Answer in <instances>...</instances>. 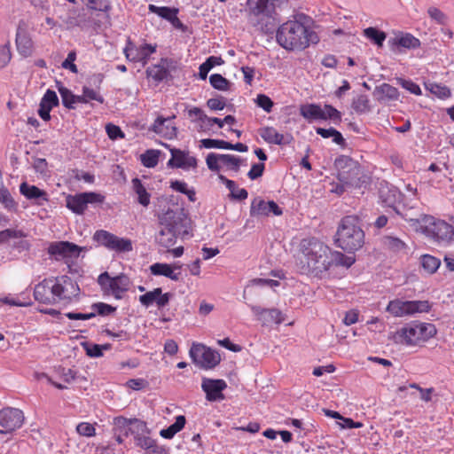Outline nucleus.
<instances>
[{"instance_id": "nucleus-4", "label": "nucleus", "mask_w": 454, "mask_h": 454, "mask_svg": "<svg viewBox=\"0 0 454 454\" xmlns=\"http://www.w3.org/2000/svg\"><path fill=\"white\" fill-rule=\"evenodd\" d=\"M287 0H247L249 22L262 31H267L278 20L277 9Z\"/></svg>"}, {"instance_id": "nucleus-19", "label": "nucleus", "mask_w": 454, "mask_h": 454, "mask_svg": "<svg viewBox=\"0 0 454 454\" xmlns=\"http://www.w3.org/2000/svg\"><path fill=\"white\" fill-rule=\"evenodd\" d=\"M201 388L206 394V399L208 402H220L224 399L223 391L227 388V383L223 380H214L203 378Z\"/></svg>"}, {"instance_id": "nucleus-20", "label": "nucleus", "mask_w": 454, "mask_h": 454, "mask_svg": "<svg viewBox=\"0 0 454 454\" xmlns=\"http://www.w3.org/2000/svg\"><path fill=\"white\" fill-rule=\"evenodd\" d=\"M256 320L262 325H270L272 324L279 325L284 321L282 312L275 308L264 309L256 305H248Z\"/></svg>"}, {"instance_id": "nucleus-59", "label": "nucleus", "mask_w": 454, "mask_h": 454, "mask_svg": "<svg viewBox=\"0 0 454 454\" xmlns=\"http://www.w3.org/2000/svg\"><path fill=\"white\" fill-rule=\"evenodd\" d=\"M82 193L87 206L88 204H101L105 201V196L101 193L95 192H85Z\"/></svg>"}, {"instance_id": "nucleus-28", "label": "nucleus", "mask_w": 454, "mask_h": 454, "mask_svg": "<svg viewBox=\"0 0 454 454\" xmlns=\"http://www.w3.org/2000/svg\"><path fill=\"white\" fill-rule=\"evenodd\" d=\"M380 193L382 203L386 207H392L397 214H400L396 203L401 200V192L395 187H391L387 188V191L380 190Z\"/></svg>"}, {"instance_id": "nucleus-12", "label": "nucleus", "mask_w": 454, "mask_h": 454, "mask_svg": "<svg viewBox=\"0 0 454 454\" xmlns=\"http://www.w3.org/2000/svg\"><path fill=\"white\" fill-rule=\"evenodd\" d=\"M93 240L108 250L116 253H128L132 251V242L129 239L120 238L107 231L98 230L93 235Z\"/></svg>"}, {"instance_id": "nucleus-13", "label": "nucleus", "mask_w": 454, "mask_h": 454, "mask_svg": "<svg viewBox=\"0 0 454 454\" xmlns=\"http://www.w3.org/2000/svg\"><path fill=\"white\" fill-rule=\"evenodd\" d=\"M53 293L55 303L59 301L70 302L80 293L78 284L68 276H61L53 279Z\"/></svg>"}, {"instance_id": "nucleus-40", "label": "nucleus", "mask_w": 454, "mask_h": 454, "mask_svg": "<svg viewBox=\"0 0 454 454\" xmlns=\"http://www.w3.org/2000/svg\"><path fill=\"white\" fill-rule=\"evenodd\" d=\"M425 87L432 94L442 99L448 98L451 95L450 89L447 86L442 84L428 82H425Z\"/></svg>"}, {"instance_id": "nucleus-52", "label": "nucleus", "mask_w": 454, "mask_h": 454, "mask_svg": "<svg viewBox=\"0 0 454 454\" xmlns=\"http://www.w3.org/2000/svg\"><path fill=\"white\" fill-rule=\"evenodd\" d=\"M91 309L96 311L97 314L100 316H108L114 312H115L116 308L112 305L104 303V302H96L91 305Z\"/></svg>"}, {"instance_id": "nucleus-8", "label": "nucleus", "mask_w": 454, "mask_h": 454, "mask_svg": "<svg viewBox=\"0 0 454 454\" xmlns=\"http://www.w3.org/2000/svg\"><path fill=\"white\" fill-rule=\"evenodd\" d=\"M98 283L104 294L112 295L116 300L122 299L123 294L129 291L131 285V281L127 275L121 273L115 277H111L107 271L98 276Z\"/></svg>"}, {"instance_id": "nucleus-2", "label": "nucleus", "mask_w": 454, "mask_h": 454, "mask_svg": "<svg viewBox=\"0 0 454 454\" xmlns=\"http://www.w3.org/2000/svg\"><path fill=\"white\" fill-rule=\"evenodd\" d=\"M309 23V18L302 13L283 23L277 30L278 43L287 51H302L310 43H317L319 37Z\"/></svg>"}, {"instance_id": "nucleus-14", "label": "nucleus", "mask_w": 454, "mask_h": 454, "mask_svg": "<svg viewBox=\"0 0 454 454\" xmlns=\"http://www.w3.org/2000/svg\"><path fill=\"white\" fill-rule=\"evenodd\" d=\"M23 411L17 408L7 407L0 411V434H9L22 427Z\"/></svg>"}, {"instance_id": "nucleus-58", "label": "nucleus", "mask_w": 454, "mask_h": 454, "mask_svg": "<svg viewBox=\"0 0 454 454\" xmlns=\"http://www.w3.org/2000/svg\"><path fill=\"white\" fill-rule=\"evenodd\" d=\"M0 202H2L7 208L15 207V201L11 196L9 191L4 188V184L0 186Z\"/></svg>"}, {"instance_id": "nucleus-62", "label": "nucleus", "mask_w": 454, "mask_h": 454, "mask_svg": "<svg viewBox=\"0 0 454 454\" xmlns=\"http://www.w3.org/2000/svg\"><path fill=\"white\" fill-rule=\"evenodd\" d=\"M12 58L11 48L9 43L0 46V67L7 66Z\"/></svg>"}, {"instance_id": "nucleus-55", "label": "nucleus", "mask_w": 454, "mask_h": 454, "mask_svg": "<svg viewBox=\"0 0 454 454\" xmlns=\"http://www.w3.org/2000/svg\"><path fill=\"white\" fill-rule=\"evenodd\" d=\"M258 133L260 137L268 144L272 143L273 139L275 138L278 131L274 127L271 126H266L259 129Z\"/></svg>"}, {"instance_id": "nucleus-34", "label": "nucleus", "mask_w": 454, "mask_h": 454, "mask_svg": "<svg viewBox=\"0 0 454 454\" xmlns=\"http://www.w3.org/2000/svg\"><path fill=\"white\" fill-rule=\"evenodd\" d=\"M186 419L183 415H179L176 418V421L171 424L168 427L161 429L160 435L165 439H172L176 434L180 432L185 426Z\"/></svg>"}, {"instance_id": "nucleus-56", "label": "nucleus", "mask_w": 454, "mask_h": 454, "mask_svg": "<svg viewBox=\"0 0 454 454\" xmlns=\"http://www.w3.org/2000/svg\"><path fill=\"white\" fill-rule=\"evenodd\" d=\"M397 84L401 85L403 89L407 90L411 94L421 95V90L419 86L417 83L413 82L411 80L398 78Z\"/></svg>"}, {"instance_id": "nucleus-45", "label": "nucleus", "mask_w": 454, "mask_h": 454, "mask_svg": "<svg viewBox=\"0 0 454 454\" xmlns=\"http://www.w3.org/2000/svg\"><path fill=\"white\" fill-rule=\"evenodd\" d=\"M27 233L22 230L5 229L0 231V245L9 242L12 239L26 238Z\"/></svg>"}, {"instance_id": "nucleus-64", "label": "nucleus", "mask_w": 454, "mask_h": 454, "mask_svg": "<svg viewBox=\"0 0 454 454\" xmlns=\"http://www.w3.org/2000/svg\"><path fill=\"white\" fill-rule=\"evenodd\" d=\"M264 168L265 165L263 163H254L252 165L250 170L248 171L247 176L251 180H255L262 176Z\"/></svg>"}, {"instance_id": "nucleus-18", "label": "nucleus", "mask_w": 454, "mask_h": 454, "mask_svg": "<svg viewBox=\"0 0 454 454\" xmlns=\"http://www.w3.org/2000/svg\"><path fill=\"white\" fill-rule=\"evenodd\" d=\"M160 225H167L178 236L188 233V219L183 213L168 210L160 218Z\"/></svg>"}, {"instance_id": "nucleus-31", "label": "nucleus", "mask_w": 454, "mask_h": 454, "mask_svg": "<svg viewBox=\"0 0 454 454\" xmlns=\"http://www.w3.org/2000/svg\"><path fill=\"white\" fill-rule=\"evenodd\" d=\"M132 189L137 196V202L146 207L150 204L151 194L147 192L145 186L138 177H135L131 181Z\"/></svg>"}, {"instance_id": "nucleus-32", "label": "nucleus", "mask_w": 454, "mask_h": 454, "mask_svg": "<svg viewBox=\"0 0 454 454\" xmlns=\"http://www.w3.org/2000/svg\"><path fill=\"white\" fill-rule=\"evenodd\" d=\"M113 431L118 432L121 435L129 437L130 434H135V430L131 426V419L123 416H118L114 419Z\"/></svg>"}, {"instance_id": "nucleus-57", "label": "nucleus", "mask_w": 454, "mask_h": 454, "mask_svg": "<svg viewBox=\"0 0 454 454\" xmlns=\"http://www.w3.org/2000/svg\"><path fill=\"white\" fill-rule=\"evenodd\" d=\"M76 59V52L74 51H69L67 59L62 62V67L70 70L74 74L78 73V69L74 61Z\"/></svg>"}, {"instance_id": "nucleus-24", "label": "nucleus", "mask_w": 454, "mask_h": 454, "mask_svg": "<svg viewBox=\"0 0 454 454\" xmlns=\"http://www.w3.org/2000/svg\"><path fill=\"white\" fill-rule=\"evenodd\" d=\"M373 96L379 102L397 100L399 98V91L395 87L388 83H382L381 85L375 87Z\"/></svg>"}, {"instance_id": "nucleus-61", "label": "nucleus", "mask_w": 454, "mask_h": 454, "mask_svg": "<svg viewBox=\"0 0 454 454\" xmlns=\"http://www.w3.org/2000/svg\"><path fill=\"white\" fill-rule=\"evenodd\" d=\"M86 355L90 357H100L103 356L102 347L98 344L83 343Z\"/></svg>"}, {"instance_id": "nucleus-25", "label": "nucleus", "mask_w": 454, "mask_h": 454, "mask_svg": "<svg viewBox=\"0 0 454 454\" xmlns=\"http://www.w3.org/2000/svg\"><path fill=\"white\" fill-rule=\"evenodd\" d=\"M16 46L19 53L28 57L32 53L33 42L25 29L18 28L16 33Z\"/></svg>"}, {"instance_id": "nucleus-27", "label": "nucleus", "mask_w": 454, "mask_h": 454, "mask_svg": "<svg viewBox=\"0 0 454 454\" xmlns=\"http://www.w3.org/2000/svg\"><path fill=\"white\" fill-rule=\"evenodd\" d=\"M150 270L154 276H164L174 281L181 278V272H175L171 264L156 262L150 266Z\"/></svg>"}, {"instance_id": "nucleus-30", "label": "nucleus", "mask_w": 454, "mask_h": 454, "mask_svg": "<svg viewBox=\"0 0 454 454\" xmlns=\"http://www.w3.org/2000/svg\"><path fill=\"white\" fill-rule=\"evenodd\" d=\"M177 235L167 225H161V229L155 236V239L159 245L163 247H170L176 241Z\"/></svg>"}, {"instance_id": "nucleus-9", "label": "nucleus", "mask_w": 454, "mask_h": 454, "mask_svg": "<svg viewBox=\"0 0 454 454\" xmlns=\"http://www.w3.org/2000/svg\"><path fill=\"white\" fill-rule=\"evenodd\" d=\"M300 114L309 123L317 121L330 120L337 124L341 121V113L331 105L322 107L318 104H306L300 108Z\"/></svg>"}, {"instance_id": "nucleus-54", "label": "nucleus", "mask_w": 454, "mask_h": 454, "mask_svg": "<svg viewBox=\"0 0 454 454\" xmlns=\"http://www.w3.org/2000/svg\"><path fill=\"white\" fill-rule=\"evenodd\" d=\"M255 103L259 107L262 108L267 113H270L274 106V103L270 98L265 94L257 95Z\"/></svg>"}, {"instance_id": "nucleus-44", "label": "nucleus", "mask_w": 454, "mask_h": 454, "mask_svg": "<svg viewBox=\"0 0 454 454\" xmlns=\"http://www.w3.org/2000/svg\"><path fill=\"white\" fill-rule=\"evenodd\" d=\"M160 151L146 150L141 155V162L146 168H154L159 162Z\"/></svg>"}, {"instance_id": "nucleus-60", "label": "nucleus", "mask_w": 454, "mask_h": 454, "mask_svg": "<svg viewBox=\"0 0 454 454\" xmlns=\"http://www.w3.org/2000/svg\"><path fill=\"white\" fill-rule=\"evenodd\" d=\"M106 130L109 138L113 140L123 138L125 137L121 128L112 123L106 125Z\"/></svg>"}, {"instance_id": "nucleus-49", "label": "nucleus", "mask_w": 454, "mask_h": 454, "mask_svg": "<svg viewBox=\"0 0 454 454\" xmlns=\"http://www.w3.org/2000/svg\"><path fill=\"white\" fill-rule=\"evenodd\" d=\"M160 294V287L154 288L145 294L139 296V301L142 305L148 308L156 302L157 296Z\"/></svg>"}, {"instance_id": "nucleus-35", "label": "nucleus", "mask_w": 454, "mask_h": 454, "mask_svg": "<svg viewBox=\"0 0 454 454\" xmlns=\"http://www.w3.org/2000/svg\"><path fill=\"white\" fill-rule=\"evenodd\" d=\"M352 109L358 114L371 111L370 100L367 95L361 94L354 98L351 103Z\"/></svg>"}, {"instance_id": "nucleus-29", "label": "nucleus", "mask_w": 454, "mask_h": 454, "mask_svg": "<svg viewBox=\"0 0 454 454\" xmlns=\"http://www.w3.org/2000/svg\"><path fill=\"white\" fill-rule=\"evenodd\" d=\"M66 206L73 213L76 215H82L87 208L83 193L81 192L74 195H67L66 197Z\"/></svg>"}, {"instance_id": "nucleus-16", "label": "nucleus", "mask_w": 454, "mask_h": 454, "mask_svg": "<svg viewBox=\"0 0 454 454\" xmlns=\"http://www.w3.org/2000/svg\"><path fill=\"white\" fill-rule=\"evenodd\" d=\"M83 247L69 241H54L50 243L47 252L56 261L77 258Z\"/></svg>"}, {"instance_id": "nucleus-1", "label": "nucleus", "mask_w": 454, "mask_h": 454, "mask_svg": "<svg viewBox=\"0 0 454 454\" xmlns=\"http://www.w3.org/2000/svg\"><path fill=\"white\" fill-rule=\"evenodd\" d=\"M303 258L301 270L302 273L321 276L331 266L349 268L355 262L354 256H348L339 251H333L329 247L316 238L303 239L301 242Z\"/></svg>"}, {"instance_id": "nucleus-48", "label": "nucleus", "mask_w": 454, "mask_h": 454, "mask_svg": "<svg viewBox=\"0 0 454 454\" xmlns=\"http://www.w3.org/2000/svg\"><path fill=\"white\" fill-rule=\"evenodd\" d=\"M220 161L235 172H239L240 168V159L235 155L220 154Z\"/></svg>"}, {"instance_id": "nucleus-37", "label": "nucleus", "mask_w": 454, "mask_h": 454, "mask_svg": "<svg viewBox=\"0 0 454 454\" xmlns=\"http://www.w3.org/2000/svg\"><path fill=\"white\" fill-rule=\"evenodd\" d=\"M59 105V100L57 93L54 90L48 89L41 98L39 107L51 111L53 107H56Z\"/></svg>"}, {"instance_id": "nucleus-5", "label": "nucleus", "mask_w": 454, "mask_h": 454, "mask_svg": "<svg viewBox=\"0 0 454 454\" xmlns=\"http://www.w3.org/2000/svg\"><path fill=\"white\" fill-rule=\"evenodd\" d=\"M334 167L337 169L339 182L345 184L348 187L360 189L370 184V176L364 173L363 167L349 156L337 157Z\"/></svg>"}, {"instance_id": "nucleus-6", "label": "nucleus", "mask_w": 454, "mask_h": 454, "mask_svg": "<svg viewBox=\"0 0 454 454\" xmlns=\"http://www.w3.org/2000/svg\"><path fill=\"white\" fill-rule=\"evenodd\" d=\"M404 217L416 231H421L437 242L449 243L453 239L454 227L443 220H436L431 215L411 218L406 215Z\"/></svg>"}, {"instance_id": "nucleus-15", "label": "nucleus", "mask_w": 454, "mask_h": 454, "mask_svg": "<svg viewBox=\"0 0 454 454\" xmlns=\"http://www.w3.org/2000/svg\"><path fill=\"white\" fill-rule=\"evenodd\" d=\"M156 44L143 43L137 46L129 39L123 50L126 59L131 62H141L145 65L149 57L156 51Z\"/></svg>"}, {"instance_id": "nucleus-53", "label": "nucleus", "mask_w": 454, "mask_h": 454, "mask_svg": "<svg viewBox=\"0 0 454 454\" xmlns=\"http://www.w3.org/2000/svg\"><path fill=\"white\" fill-rule=\"evenodd\" d=\"M76 432L82 436L91 437L96 434V428L90 423L81 422L76 426Z\"/></svg>"}, {"instance_id": "nucleus-7", "label": "nucleus", "mask_w": 454, "mask_h": 454, "mask_svg": "<svg viewBox=\"0 0 454 454\" xmlns=\"http://www.w3.org/2000/svg\"><path fill=\"white\" fill-rule=\"evenodd\" d=\"M437 329L434 324L425 322H412L400 328L395 334V343L414 347L419 342H426L434 338Z\"/></svg>"}, {"instance_id": "nucleus-26", "label": "nucleus", "mask_w": 454, "mask_h": 454, "mask_svg": "<svg viewBox=\"0 0 454 454\" xmlns=\"http://www.w3.org/2000/svg\"><path fill=\"white\" fill-rule=\"evenodd\" d=\"M391 47H403L405 49H418L420 47V41L410 33L402 34L388 41Z\"/></svg>"}, {"instance_id": "nucleus-38", "label": "nucleus", "mask_w": 454, "mask_h": 454, "mask_svg": "<svg viewBox=\"0 0 454 454\" xmlns=\"http://www.w3.org/2000/svg\"><path fill=\"white\" fill-rule=\"evenodd\" d=\"M148 10L150 12L157 14L159 17L168 21H169L175 13H178L179 12V10L175 7L157 6L154 4H149Z\"/></svg>"}, {"instance_id": "nucleus-36", "label": "nucleus", "mask_w": 454, "mask_h": 454, "mask_svg": "<svg viewBox=\"0 0 454 454\" xmlns=\"http://www.w3.org/2000/svg\"><path fill=\"white\" fill-rule=\"evenodd\" d=\"M82 2L85 4L89 10L106 13L107 17L112 10L110 0H82Z\"/></svg>"}, {"instance_id": "nucleus-10", "label": "nucleus", "mask_w": 454, "mask_h": 454, "mask_svg": "<svg viewBox=\"0 0 454 454\" xmlns=\"http://www.w3.org/2000/svg\"><path fill=\"white\" fill-rule=\"evenodd\" d=\"M432 306L428 301H402L395 299L388 302L386 311L395 317L411 316L416 313L429 312Z\"/></svg>"}, {"instance_id": "nucleus-39", "label": "nucleus", "mask_w": 454, "mask_h": 454, "mask_svg": "<svg viewBox=\"0 0 454 454\" xmlns=\"http://www.w3.org/2000/svg\"><path fill=\"white\" fill-rule=\"evenodd\" d=\"M170 188L176 192L186 195L190 201L196 200V192L193 188H188V185L184 181L175 180L170 182Z\"/></svg>"}, {"instance_id": "nucleus-21", "label": "nucleus", "mask_w": 454, "mask_h": 454, "mask_svg": "<svg viewBox=\"0 0 454 454\" xmlns=\"http://www.w3.org/2000/svg\"><path fill=\"white\" fill-rule=\"evenodd\" d=\"M171 158L168 160L167 166L168 168L188 169L197 167V159L190 156L188 152L180 149H170Z\"/></svg>"}, {"instance_id": "nucleus-63", "label": "nucleus", "mask_w": 454, "mask_h": 454, "mask_svg": "<svg viewBox=\"0 0 454 454\" xmlns=\"http://www.w3.org/2000/svg\"><path fill=\"white\" fill-rule=\"evenodd\" d=\"M218 161H220V154L210 153L206 158L207 166L211 171L218 172L220 170Z\"/></svg>"}, {"instance_id": "nucleus-51", "label": "nucleus", "mask_w": 454, "mask_h": 454, "mask_svg": "<svg viewBox=\"0 0 454 454\" xmlns=\"http://www.w3.org/2000/svg\"><path fill=\"white\" fill-rule=\"evenodd\" d=\"M201 146L207 149L217 148L228 150L229 142L219 139L204 138L200 140Z\"/></svg>"}, {"instance_id": "nucleus-42", "label": "nucleus", "mask_w": 454, "mask_h": 454, "mask_svg": "<svg viewBox=\"0 0 454 454\" xmlns=\"http://www.w3.org/2000/svg\"><path fill=\"white\" fill-rule=\"evenodd\" d=\"M209 82L211 86L221 91H227L230 90L231 82L220 74H213L209 76Z\"/></svg>"}, {"instance_id": "nucleus-50", "label": "nucleus", "mask_w": 454, "mask_h": 454, "mask_svg": "<svg viewBox=\"0 0 454 454\" xmlns=\"http://www.w3.org/2000/svg\"><path fill=\"white\" fill-rule=\"evenodd\" d=\"M427 14L431 18V20H433L439 25H445L448 22L447 15L437 7H429L427 9Z\"/></svg>"}, {"instance_id": "nucleus-11", "label": "nucleus", "mask_w": 454, "mask_h": 454, "mask_svg": "<svg viewBox=\"0 0 454 454\" xmlns=\"http://www.w3.org/2000/svg\"><path fill=\"white\" fill-rule=\"evenodd\" d=\"M189 355L192 362L203 370L214 369L221 362L220 354L203 344H193L190 348Z\"/></svg>"}, {"instance_id": "nucleus-3", "label": "nucleus", "mask_w": 454, "mask_h": 454, "mask_svg": "<svg viewBox=\"0 0 454 454\" xmlns=\"http://www.w3.org/2000/svg\"><path fill=\"white\" fill-rule=\"evenodd\" d=\"M364 236L359 217L346 215L339 223L335 244L348 254L355 253L364 246Z\"/></svg>"}, {"instance_id": "nucleus-23", "label": "nucleus", "mask_w": 454, "mask_h": 454, "mask_svg": "<svg viewBox=\"0 0 454 454\" xmlns=\"http://www.w3.org/2000/svg\"><path fill=\"white\" fill-rule=\"evenodd\" d=\"M20 192L27 200H34L37 206H43L49 200L45 191L39 189L35 185L28 184L23 182L20 185Z\"/></svg>"}, {"instance_id": "nucleus-22", "label": "nucleus", "mask_w": 454, "mask_h": 454, "mask_svg": "<svg viewBox=\"0 0 454 454\" xmlns=\"http://www.w3.org/2000/svg\"><path fill=\"white\" fill-rule=\"evenodd\" d=\"M52 286L53 278H45L38 283L34 289L35 300L43 304H55Z\"/></svg>"}, {"instance_id": "nucleus-17", "label": "nucleus", "mask_w": 454, "mask_h": 454, "mask_svg": "<svg viewBox=\"0 0 454 454\" xmlns=\"http://www.w3.org/2000/svg\"><path fill=\"white\" fill-rule=\"evenodd\" d=\"M250 216L254 218L268 217L270 215L279 216L283 214L282 208L273 200H264L255 197L250 206Z\"/></svg>"}, {"instance_id": "nucleus-41", "label": "nucleus", "mask_w": 454, "mask_h": 454, "mask_svg": "<svg viewBox=\"0 0 454 454\" xmlns=\"http://www.w3.org/2000/svg\"><path fill=\"white\" fill-rule=\"evenodd\" d=\"M146 74L148 77H151L155 82H160L168 77L169 72L161 65H153L147 68Z\"/></svg>"}, {"instance_id": "nucleus-43", "label": "nucleus", "mask_w": 454, "mask_h": 454, "mask_svg": "<svg viewBox=\"0 0 454 454\" xmlns=\"http://www.w3.org/2000/svg\"><path fill=\"white\" fill-rule=\"evenodd\" d=\"M364 35L372 43L377 44L378 46H382L383 42L385 41L387 35L385 32L379 30L376 27H367L364 30Z\"/></svg>"}, {"instance_id": "nucleus-33", "label": "nucleus", "mask_w": 454, "mask_h": 454, "mask_svg": "<svg viewBox=\"0 0 454 454\" xmlns=\"http://www.w3.org/2000/svg\"><path fill=\"white\" fill-rule=\"evenodd\" d=\"M56 88L60 94L63 106L67 109H75V95L59 81H56Z\"/></svg>"}, {"instance_id": "nucleus-47", "label": "nucleus", "mask_w": 454, "mask_h": 454, "mask_svg": "<svg viewBox=\"0 0 454 454\" xmlns=\"http://www.w3.org/2000/svg\"><path fill=\"white\" fill-rule=\"evenodd\" d=\"M384 245L394 252H400L406 248L405 243L398 238L386 236L383 239Z\"/></svg>"}, {"instance_id": "nucleus-46", "label": "nucleus", "mask_w": 454, "mask_h": 454, "mask_svg": "<svg viewBox=\"0 0 454 454\" xmlns=\"http://www.w3.org/2000/svg\"><path fill=\"white\" fill-rule=\"evenodd\" d=\"M440 264V260L433 255L424 254L421 256V265L423 269L430 274L435 272Z\"/></svg>"}]
</instances>
